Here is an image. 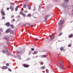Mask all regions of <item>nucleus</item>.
<instances>
[{
	"label": "nucleus",
	"mask_w": 73,
	"mask_h": 73,
	"mask_svg": "<svg viewBox=\"0 0 73 73\" xmlns=\"http://www.w3.org/2000/svg\"><path fill=\"white\" fill-rule=\"evenodd\" d=\"M6 25L7 27L10 26V23L9 22H7L6 24Z\"/></svg>",
	"instance_id": "obj_7"
},
{
	"label": "nucleus",
	"mask_w": 73,
	"mask_h": 73,
	"mask_svg": "<svg viewBox=\"0 0 73 73\" xmlns=\"http://www.w3.org/2000/svg\"><path fill=\"white\" fill-rule=\"evenodd\" d=\"M23 52V51H22V50H21V51L19 52L21 53V52Z\"/></svg>",
	"instance_id": "obj_41"
},
{
	"label": "nucleus",
	"mask_w": 73,
	"mask_h": 73,
	"mask_svg": "<svg viewBox=\"0 0 73 73\" xmlns=\"http://www.w3.org/2000/svg\"><path fill=\"white\" fill-rule=\"evenodd\" d=\"M6 66H9V63H6Z\"/></svg>",
	"instance_id": "obj_19"
},
{
	"label": "nucleus",
	"mask_w": 73,
	"mask_h": 73,
	"mask_svg": "<svg viewBox=\"0 0 73 73\" xmlns=\"http://www.w3.org/2000/svg\"><path fill=\"white\" fill-rule=\"evenodd\" d=\"M15 21V20L14 19H13L12 21V22H14Z\"/></svg>",
	"instance_id": "obj_30"
},
{
	"label": "nucleus",
	"mask_w": 73,
	"mask_h": 73,
	"mask_svg": "<svg viewBox=\"0 0 73 73\" xmlns=\"http://www.w3.org/2000/svg\"><path fill=\"white\" fill-rule=\"evenodd\" d=\"M1 13L3 16H5V11L4 10V9H2L1 10Z\"/></svg>",
	"instance_id": "obj_4"
},
{
	"label": "nucleus",
	"mask_w": 73,
	"mask_h": 73,
	"mask_svg": "<svg viewBox=\"0 0 73 73\" xmlns=\"http://www.w3.org/2000/svg\"><path fill=\"white\" fill-rule=\"evenodd\" d=\"M7 10H9V8L8 7L7 8Z\"/></svg>",
	"instance_id": "obj_39"
},
{
	"label": "nucleus",
	"mask_w": 73,
	"mask_h": 73,
	"mask_svg": "<svg viewBox=\"0 0 73 73\" xmlns=\"http://www.w3.org/2000/svg\"><path fill=\"white\" fill-rule=\"evenodd\" d=\"M68 68H70V66H68Z\"/></svg>",
	"instance_id": "obj_44"
},
{
	"label": "nucleus",
	"mask_w": 73,
	"mask_h": 73,
	"mask_svg": "<svg viewBox=\"0 0 73 73\" xmlns=\"http://www.w3.org/2000/svg\"><path fill=\"white\" fill-rule=\"evenodd\" d=\"M5 17H2V19H5Z\"/></svg>",
	"instance_id": "obj_37"
},
{
	"label": "nucleus",
	"mask_w": 73,
	"mask_h": 73,
	"mask_svg": "<svg viewBox=\"0 0 73 73\" xmlns=\"http://www.w3.org/2000/svg\"><path fill=\"white\" fill-rule=\"evenodd\" d=\"M34 40L35 41H37V40H38V39H37L36 38H34Z\"/></svg>",
	"instance_id": "obj_33"
},
{
	"label": "nucleus",
	"mask_w": 73,
	"mask_h": 73,
	"mask_svg": "<svg viewBox=\"0 0 73 73\" xmlns=\"http://www.w3.org/2000/svg\"><path fill=\"white\" fill-rule=\"evenodd\" d=\"M58 63L60 65H61L60 66V68L64 70V66L62 65V64H63L62 61L60 59V60L58 62Z\"/></svg>",
	"instance_id": "obj_2"
},
{
	"label": "nucleus",
	"mask_w": 73,
	"mask_h": 73,
	"mask_svg": "<svg viewBox=\"0 0 73 73\" xmlns=\"http://www.w3.org/2000/svg\"><path fill=\"white\" fill-rule=\"evenodd\" d=\"M43 64H44V63L43 62H41L40 63V65H43Z\"/></svg>",
	"instance_id": "obj_29"
},
{
	"label": "nucleus",
	"mask_w": 73,
	"mask_h": 73,
	"mask_svg": "<svg viewBox=\"0 0 73 73\" xmlns=\"http://www.w3.org/2000/svg\"><path fill=\"white\" fill-rule=\"evenodd\" d=\"M68 8H70V6H68Z\"/></svg>",
	"instance_id": "obj_40"
},
{
	"label": "nucleus",
	"mask_w": 73,
	"mask_h": 73,
	"mask_svg": "<svg viewBox=\"0 0 73 73\" xmlns=\"http://www.w3.org/2000/svg\"><path fill=\"white\" fill-rule=\"evenodd\" d=\"M10 27L11 28H15V26H14L13 25H10Z\"/></svg>",
	"instance_id": "obj_17"
},
{
	"label": "nucleus",
	"mask_w": 73,
	"mask_h": 73,
	"mask_svg": "<svg viewBox=\"0 0 73 73\" xmlns=\"http://www.w3.org/2000/svg\"><path fill=\"white\" fill-rule=\"evenodd\" d=\"M2 31H3V30H2Z\"/></svg>",
	"instance_id": "obj_49"
},
{
	"label": "nucleus",
	"mask_w": 73,
	"mask_h": 73,
	"mask_svg": "<svg viewBox=\"0 0 73 73\" xmlns=\"http://www.w3.org/2000/svg\"><path fill=\"white\" fill-rule=\"evenodd\" d=\"M41 58H45V57H46V55H43L41 56Z\"/></svg>",
	"instance_id": "obj_13"
},
{
	"label": "nucleus",
	"mask_w": 73,
	"mask_h": 73,
	"mask_svg": "<svg viewBox=\"0 0 73 73\" xmlns=\"http://www.w3.org/2000/svg\"><path fill=\"white\" fill-rule=\"evenodd\" d=\"M26 25H27V26L28 27H29V26H30V24L29 23L27 24H26Z\"/></svg>",
	"instance_id": "obj_23"
},
{
	"label": "nucleus",
	"mask_w": 73,
	"mask_h": 73,
	"mask_svg": "<svg viewBox=\"0 0 73 73\" xmlns=\"http://www.w3.org/2000/svg\"><path fill=\"white\" fill-rule=\"evenodd\" d=\"M23 8H26V5H23Z\"/></svg>",
	"instance_id": "obj_31"
},
{
	"label": "nucleus",
	"mask_w": 73,
	"mask_h": 73,
	"mask_svg": "<svg viewBox=\"0 0 73 73\" xmlns=\"http://www.w3.org/2000/svg\"><path fill=\"white\" fill-rule=\"evenodd\" d=\"M11 31V30H10V29H8L6 31V33H9V32H10Z\"/></svg>",
	"instance_id": "obj_9"
},
{
	"label": "nucleus",
	"mask_w": 73,
	"mask_h": 73,
	"mask_svg": "<svg viewBox=\"0 0 73 73\" xmlns=\"http://www.w3.org/2000/svg\"><path fill=\"white\" fill-rule=\"evenodd\" d=\"M63 5L64 7H65V8L67 7V4H66V3H64L63 4Z\"/></svg>",
	"instance_id": "obj_10"
},
{
	"label": "nucleus",
	"mask_w": 73,
	"mask_h": 73,
	"mask_svg": "<svg viewBox=\"0 0 73 73\" xmlns=\"http://www.w3.org/2000/svg\"><path fill=\"white\" fill-rule=\"evenodd\" d=\"M22 16H24L25 17H26V16H27V15H25V14L24 13H23Z\"/></svg>",
	"instance_id": "obj_21"
},
{
	"label": "nucleus",
	"mask_w": 73,
	"mask_h": 73,
	"mask_svg": "<svg viewBox=\"0 0 73 73\" xmlns=\"http://www.w3.org/2000/svg\"><path fill=\"white\" fill-rule=\"evenodd\" d=\"M4 39H5V40H7V37L5 36L3 38Z\"/></svg>",
	"instance_id": "obj_26"
},
{
	"label": "nucleus",
	"mask_w": 73,
	"mask_h": 73,
	"mask_svg": "<svg viewBox=\"0 0 73 73\" xmlns=\"http://www.w3.org/2000/svg\"><path fill=\"white\" fill-rule=\"evenodd\" d=\"M61 35H62V33H60L59 36H61Z\"/></svg>",
	"instance_id": "obj_36"
},
{
	"label": "nucleus",
	"mask_w": 73,
	"mask_h": 73,
	"mask_svg": "<svg viewBox=\"0 0 73 73\" xmlns=\"http://www.w3.org/2000/svg\"><path fill=\"white\" fill-rule=\"evenodd\" d=\"M60 51H62L64 50V48L63 47H61L60 48Z\"/></svg>",
	"instance_id": "obj_11"
},
{
	"label": "nucleus",
	"mask_w": 73,
	"mask_h": 73,
	"mask_svg": "<svg viewBox=\"0 0 73 73\" xmlns=\"http://www.w3.org/2000/svg\"><path fill=\"white\" fill-rule=\"evenodd\" d=\"M65 2H68L69 1V0H64Z\"/></svg>",
	"instance_id": "obj_34"
},
{
	"label": "nucleus",
	"mask_w": 73,
	"mask_h": 73,
	"mask_svg": "<svg viewBox=\"0 0 73 73\" xmlns=\"http://www.w3.org/2000/svg\"><path fill=\"white\" fill-rule=\"evenodd\" d=\"M73 36V34H72L69 35L68 37L69 38H72V37Z\"/></svg>",
	"instance_id": "obj_12"
},
{
	"label": "nucleus",
	"mask_w": 73,
	"mask_h": 73,
	"mask_svg": "<svg viewBox=\"0 0 73 73\" xmlns=\"http://www.w3.org/2000/svg\"><path fill=\"white\" fill-rule=\"evenodd\" d=\"M1 68L2 69H7V66H4L2 67Z\"/></svg>",
	"instance_id": "obj_8"
},
{
	"label": "nucleus",
	"mask_w": 73,
	"mask_h": 73,
	"mask_svg": "<svg viewBox=\"0 0 73 73\" xmlns=\"http://www.w3.org/2000/svg\"><path fill=\"white\" fill-rule=\"evenodd\" d=\"M49 16V15H46L44 18V19L45 21H46L47 20V17Z\"/></svg>",
	"instance_id": "obj_6"
},
{
	"label": "nucleus",
	"mask_w": 73,
	"mask_h": 73,
	"mask_svg": "<svg viewBox=\"0 0 73 73\" xmlns=\"http://www.w3.org/2000/svg\"><path fill=\"white\" fill-rule=\"evenodd\" d=\"M68 47H71V44H69L68 45Z\"/></svg>",
	"instance_id": "obj_35"
},
{
	"label": "nucleus",
	"mask_w": 73,
	"mask_h": 73,
	"mask_svg": "<svg viewBox=\"0 0 73 73\" xmlns=\"http://www.w3.org/2000/svg\"><path fill=\"white\" fill-rule=\"evenodd\" d=\"M64 23V21L61 20L59 23V25H61Z\"/></svg>",
	"instance_id": "obj_3"
},
{
	"label": "nucleus",
	"mask_w": 73,
	"mask_h": 73,
	"mask_svg": "<svg viewBox=\"0 0 73 73\" xmlns=\"http://www.w3.org/2000/svg\"><path fill=\"white\" fill-rule=\"evenodd\" d=\"M31 50H35V49H34V48H31Z\"/></svg>",
	"instance_id": "obj_38"
},
{
	"label": "nucleus",
	"mask_w": 73,
	"mask_h": 73,
	"mask_svg": "<svg viewBox=\"0 0 73 73\" xmlns=\"http://www.w3.org/2000/svg\"><path fill=\"white\" fill-rule=\"evenodd\" d=\"M23 66L25 68H28L29 66V65L28 64H24Z\"/></svg>",
	"instance_id": "obj_5"
},
{
	"label": "nucleus",
	"mask_w": 73,
	"mask_h": 73,
	"mask_svg": "<svg viewBox=\"0 0 73 73\" xmlns=\"http://www.w3.org/2000/svg\"><path fill=\"white\" fill-rule=\"evenodd\" d=\"M40 69H45V66H42L40 68Z\"/></svg>",
	"instance_id": "obj_14"
},
{
	"label": "nucleus",
	"mask_w": 73,
	"mask_h": 73,
	"mask_svg": "<svg viewBox=\"0 0 73 73\" xmlns=\"http://www.w3.org/2000/svg\"><path fill=\"white\" fill-rule=\"evenodd\" d=\"M35 15H36V14H34Z\"/></svg>",
	"instance_id": "obj_47"
},
{
	"label": "nucleus",
	"mask_w": 73,
	"mask_h": 73,
	"mask_svg": "<svg viewBox=\"0 0 73 73\" xmlns=\"http://www.w3.org/2000/svg\"><path fill=\"white\" fill-rule=\"evenodd\" d=\"M31 16V14H29L27 15V16L28 17H29Z\"/></svg>",
	"instance_id": "obj_24"
},
{
	"label": "nucleus",
	"mask_w": 73,
	"mask_h": 73,
	"mask_svg": "<svg viewBox=\"0 0 73 73\" xmlns=\"http://www.w3.org/2000/svg\"><path fill=\"white\" fill-rule=\"evenodd\" d=\"M58 56H61V54H59Z\"/></svg>",
	"instance_id": "obj_45"
},
{
	"label": "nucleus",
	"mask_w": 73,
	"mask_h": 73,
	"mask_svg": "<svg viewBox=\"0 0 73 73\" xmlns=\"http://www.w3.org/2000/svg\"><path fill=\"white\" fill-rule=\"evenodd\" d=\"M12 17H14V16H11Z\"/></svg>",
	"instance_id": "obj_46"
},
{
	"label": "nucleus",
	"mask_w": 73,
	"mask_h": 73,
	"mask_svg": "<svg viewBox=\"0 0 73 73\" xmlns=\"http://www.w3.org/2000/svg\"><path fill=\"white\" fill-rule=\"evenodd\" d=\"M28 9H31V6L29 7Z\"/></svg>",
	"instance_id": "obj_28"
},
{
	"label": "nucleus",
	"mask_w": 73,
	"mask_h": 73,
	"mask_svg": "<svg viewBox=\"0 0 73 73\" xmlns=\"http://www.w3.org/2000/svg\"><path fill=\"white\" fill-rule=\"evenodd\" d=\"M24 12L25 13H27V12H28V11L27 10H25L24 11Z\"/></svg>",
	"instance_id": "obj_32"
},
{
	"label": "nucleus",
	"mask_w": 73,
	"mask_h": 73,
	"mask_svg": "<svg viewBox=\"0 0 73 73\" xmlns=\"http://www.w3.org/2000/svg\"><path fill=\"white\" fill-rule=\"evenodd\" d=\"M18 9V6H17L15 9L16 11H17V10Z\"/></svg>",
	"instance_id": "obj_20"
},
{
	"label": "nucleus",
	"mask_w": 73,
	"mask_h": 73,
	"mask_svg": "<svg viewBox=\"0 0 73 73\" xmlns=\"http://www.w3.org/2000/svg\"><path fill=\"white\" fill-rule=\"evenodd\" d=\"M10 33H11V34H13V31H11L10 32Z\"/></svg>",
	"instance_id": "obj_25"
},
{
	"label": "nucleus",
	"mask_w": 73,
	"mask_h": 73,
	"mask_svg": "<svg viewBox=\"0 0 73 73\" xmlns=\"http://www.w3.org/2000/svg\"><path fill=\"white\" fill-rule=\"evenodd\" d=\"M21 9H22V10H23V11H24V9H23V8H21Z\"/></svg>",
	"instance_id": "obj_43"
},
{
	"label": "nucleus",
	"mask_w": 73,
	"mask_h": 73,
	"mask_svg": "<svg viewBox=\"0 0 73 73\" xmlns=\"http://www.w3.org/2000/svg\"><path fill=\"white\" fill-rule=\"evenodd\" d=\"M2 52L3 53H5L6 52H7V55H9L10 53L8 51V48L7 46H4V49L2 50Z\"/></svg>",
	"instance_id": "obj_1"
},
{
	"label": "nucleus",
	"mask_w": 73,
	"mask_h": 73,
	"mask_svg": "<svg viewBox=\"0 0 73 73\" xmlns=\"http://www.w3.org/2000/svg\"><path fill=\"white\" fill-rule=\"evenodd\" d=\"M10 4L11 5H13V3H10Z\"/></svg>",
	"instance_id": "obj_42"
},
{
	"label": "nucleus",
	"mask_w": 73,
	"mask_h": 73,
	"mask_svg": "<svg viewBox=\"0 0 73 73\" xmlns=\"http://www.w3.org/2000/svg\"><path fill=\"white\" fill-rule=\"evenodd\" d=\"M8 70L10 72H11L12 71V70L10 68H8Z\"/></svg>",
	"instance_id": "obj_27"
},
{
	"label": "nucleus",
	"mask_w": 73,
	"mask_h": 73,
	"mask_svg": "<svg viewBox=\"0 0 73 73\" xmlns=\"http://www.w3.org/2000/svg\"><path fill=\"white\" fill-rule=\"evenodd\" d=\"M20 15H23V14H24V13L22 12V11H21L20 12V13H19Z\"/></svg>",
	"instance_id": "obj_16"
},
{
	"label": "nucleus",
	"mask_w": 73,
	"mask_h": 73,
	"mask_svg": "<svg viewBox=\"0 0 73 73\" xmlns=\"http://www.w3.org/2000/svg\"><path fill=\"white\" fill-rule=\"evenodd\" d=\"M38 52L37 51H35L34 52V54H36Z\"/></svg>",
	"instance_id": "obj_18"
},
{
	"label": "nucleus",
	"mask_w": 73,
	"mask_h": 73,
	"mask_svg": "<svg viewBox=\"0 0 73 73\" xmlns=\"http://www.w3.org/2000/svg\"><path fill=\"white\" fill-rule=\"evenodd\" d=\"M10 9H11V10H13V9H14V8L12 6H10Z\"/></svg>",
	"instance_id": "obj_15"
},
{
	"label": "nucleus",
	"mask_w": 73,
	"mask_h": 73,
	"mask_svg": "<svg viewBox=\"0 0 73 73\" xmlns=\"http://www.w3.org/2000/svg\"><path fill=\"white\" fill-rule=\"evenodd\" d=\"M32 27H33V25H32Z\"/></svg>",
	"instance_id": "obj_48"
},
{
	"label": "nucleus",
	"mask_w": 73,
	"mask_h": 73,
	"mask_svg": "<svg viewBox=\"0 0 73 73\" xmlns=\"http://www.w3.org/2000/svg\"><path fill=\"white\" fill-rule=\"evenodd\" d=\"M54 36H52V37H50V38H51V40H53V38H54Z\"/></svg>",
	"instance_id": "obj_22"
}]
</instances>
